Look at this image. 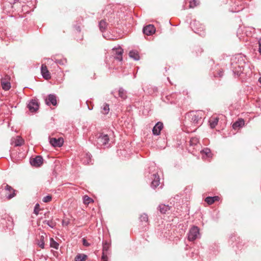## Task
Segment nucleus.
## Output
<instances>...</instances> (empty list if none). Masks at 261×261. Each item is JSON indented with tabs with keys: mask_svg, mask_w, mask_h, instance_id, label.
Here are the masks:
<instances>
[{
	"mask_svg": "<svg viewBox=\"0 0 261 261\" xmlns=\"http://www.w3.org/2000/svg\"><path fill=\"white\" fill-rule=\"evenodd\" d=\"M199 229L197 226L192 227L189 232L188 239L190 241H193L198 238Z\"/></svg>",
	"mask_w": 261,
	"mask_h": 261,
	"instance_id": "obj_1",
	"label": "nucleus"
},
{
	"mask_svg": "<svg viewBox=\"0 0 261 261\" xmlns=\"http://www.w3.org/2000/svg\"><path fill=\"white\" fill-rule=\"evenodd\" d=\"M201 111L191 112L189 114V116L193 123H197L201 119Z\"/></svg>",
	"mask_w": 261,
	"mask_h": 261,
	"instance_id": "obj_2",
	"label": "nucleus"
},
{
	"mask_svg": "<svg viewBox=\"0 0 261 261\" xmlns=\"http://www.w3.org/2000/svg\"><path fill=\"white\" fill-rule=\"evenodd\" d=\"M10 77L7 75L1 80V85L4 90L7 91L10 89L11 84L10 83Z\"/></svg>",
	"mask_w": 261,
	"mask_h": 261,
	"instance_id": "obj_3",
	"label": "nucleus"
},
{
	"mask_svg": "<svg viewBox=\"0 0 261 261\" xmlns=\"http://www.w3.org/2000/svg\"><path fill=\"white\" fill-rule=\"evenodd\" d=\"M109 141V137L108 135L100 134L97 137V143L100 145H106Z\"/></svg>",
	"mask_w": 261,
	"mask_h": 261,
	"instance_id": "obj_4",
	"label": "nucleus"
},
{
	"mask_svg": "<svg viewBox=\"0 0 261 261\" xmlns=\"http://www.w3.org/2000/svg\"><path fill=\"white\" fill-rule=\"evenodd\" d=\"M43 158L40 155L36 156L35 158L30 159V163L33 166L38 167L43 164Z\"/></svg>",
	"mask_w": 261,
	"mask_h": 261,
	"instance_id": "obj_5",
	"label": "nucleus"
},
{
	"mask_svg": "<svg viewBox=\"0 0 261 261\" xmlns=\"http://www.w3.org/2000/svg\"><path fill=\"white\" fill-rule=\"evenodd\" d=\"M123 52V49L118 47L117 48H114L112 49V54L114 56V57L116 59L118 60L119 61L122 60V53Z\"/></svg>",
	"mask_w": 261,
	"mask_h": 261,
	"instance_id": "obj_6",
	"label": "nucleus"
},
{
	"mask_svg": "<svg viewBox=\"0 0 261 261\" xmlns=\"http://www.w3.org/2000/svg\"><path fill=\"white\" fill-rule=\"evenodd\" d=\"M41 72L42 76L45 80H49L51 79V74L47 69L45 64H42L41 68Z\"/></svg>",
	"mask_w": 261,
	"mask_h": 261,
	"instance_id": "obj_7",
	"label": "nucleus"
},
{
	"mask_svg": "<svg viewBox=\"0 0 261 261\" xmlns=\"http://www.w3.org/2000/svg\"><path fill=\"white\" fill-rule=\"evenodd\" d=\"M28 107L31 112H35L39 109V103L36 100H32L29 103Z\"/></svg>",
	"mask_w": 261,
	"mask_h": 261,
	"instance_id": "obj_8",
	"label": "nucleus"
},
{
	"mask_svg": "<svg viewBox=\"0 0 261 261\" xmlns=\"http://www.w3.org/2000/svg\"><path fill=\"white\" fill-rule=\"evenodd\" d=\"M50 144L54 147H61L63 145L64 140L62 138L56 139L53 138L50 139Z\"/></svg>",
	"mask_w": 261,
	"mask_h": 261,
	"instance_id": "obj_9",
	"label": "nucleus"
},
{
	"mask_svg": "<svg viewBox=\"0 0 261 261\" xmlns=\"http://www.w3.org/2000/svg\"><path fill=\"white\" fill-rule=\"evenodd\" d=\"M5 190L6 191V196L8 199H10L15 196V190L9 185H7L5 186Z\"/></svg>",
	"mask_w": 261,
	"mask_h": 261,
	"instance_id": "obj_10",
	"label": "nucleus"
},
{
	"mask_svg": "<svg viewBox=\"0 0 261 261\" xmlns=\"http://www.w3.org/2000/svg\"><path fill=\"white\" fill-rule=\"evenodd\" d=\"M155 32L154 27L152 24H149L145 27L143 29V33L146 35H151Z\"/></svg>",
	"mask_w": 261,
	"mask_h": 261,
	"instance_id": "obj_11",
	"label": "nucleus"
},
{
	"mask_svg": "<svg viewBox=\"0 0 261 261\" xmlns=\"http://www.w3.org/2000/svg\"><path fill=\"white\" fill-rule=\"evenodd\" d=\"M45 103L48 106H49L50 104H52L53 106H55L57 105V99L56 96L53 94H50L48 96V97L45 99Z\"/></svg>",
	"mask_w": 261,
	"mask_h": 261,
	"instance_id": "obj_12",
	"label": "nucleus"
},
{
	"mask_svg": "<svg viewBox=\"0 0 261 261\" xmlns=\"http://www.w3.org/2000/svg\"><path fill=\"white\" fill-rule=\"evenodd\" d=\"M163 128V124L161 122H158L153 127L152 129L153 134L155 135H159L161 130Z\"/></svg>",
	"mask_w": 261,
	"mask_h": 261,
	"instance_id": "obj_13",
	"label": "nucleus"
},
{
	"mask_svg": "<svg viewBox=\"0 0 261 261\" xmlns=\"http://www.w3.org/2000/svg\"><path fill=\"white\" fill-rule=\"evenodd\" d=\"M23 140L19 136L13 138L11 140V144L14 145L15 146H20L23 143Z\"/></svg>",
	"mask_w": 261,
	"mask_h": 261,
	"instance_id": "obj_14",
	"label": "nucleus"
},
{
	"mask_svg": "<svg viewBox=\"0 0 261 261\" xmlns=\"http://www.w3.org/2000/svg\"><path fill=\"white\" fill-rule=\"evenodd\" d=\"M160 184V178L159 176L157 174L153 175V180L151 182V186L153 187H156Z\"/></svg>",
	"mask_w": 261,
	"mask_h": 261,
	"instance_id": "obj_15",
	"label": "nucleus"
},
{
	"mask_svg": "<svg viewBox=\"0 0 261 261\" xmlns=\"http://www.w3.org/2000/svg\"><path fill=\"white\" fill-rule=\"evenodd\" d=\"M245 124L244 121L243 119H239L233 124L232 127L234 129H236L242 127Z\"/></svg>",
	"mask_w": 261,
	"mask_h": 261,
	"instance_id": "obj_16",
	"label": "nucleus"
},
{
	"mask_svg": "<svg viewBox=\"0 0 261 261\" xmlns=\"http://www.w3.org/2000/svg\"><path fill=\"white\" fill-rule=\"evenodd\" d=\"M170 209V207L165 204H160L159 206V210L162 214H165Z\"/></svg>",
	"mask_w": 261,
	"mask_h": 261,
	"instance_id": "obj_17",
	"label": "nucleus"
},
{
	"mask_svg": "<svg viewBox=\"0 0 261 261\" xmlns=\"http://www.w3.org/2000/svg\"><path fill=\"white\" fill-rule=\"evenodd\" d=\"M129 56L135 60H138L140 58L138 52L137 51H130L129 53Z\"/></svg>",
	"mask_w": 261,
	"mask_h": 261,
	"instance_id": "obj_18",
	"label": "nucleus"
},
{
	"mask_svg": "<svg viewBox=\"0 0 261 261\" xmlns=\"http://www.w3.org/2000/svg\"><path fill=\"white\" fill-rule=\"evenodd\" d=\"M223 70L221 68H219L217 66L215 67V76L222 77L223 76Z\"/></svg>",
	"mask_w": 261,
	"mask_h": 261,
	"instance_id": "obj_19",
	"label": "nucleus"
},
{
	"mask_svg": "<svg viewBox=\"0 0 261 261\" xmlns=\"http://www.w3.org/2000/svg\"><path fill=\"white\" fill-rule=\"evenodd\" d=\"M200 4V2L198 0H191L189 2V8L193 9Z\"/></svg>",
	"mask_w": 261,
	"mask_h": 261,
	"instance_id": "obj_20",
	"label": "nucleus"
},
{
	"mask_svg": "<svg viewBox=\"0 0 261 261\" xmlns=\"http://www.w3.org/2000/svg\"><path fill=\"white\" fill-rule=\"evenodd\" d=\"M46 234L44 233V235L39 236V241L38 243V245L41 248H44V238Z\"/></svg>",
	"mask_w": 261,
	"mask_h": 261,
	"instance_id": "obj_21",
	"label": "nucleus"
},
{
	"mask_svg": "<svg viewBox=\"0 0 261 261\" xmlns=\"http://www.w3.org/2000/svg\"><path fill=\"white\" fill-rule=\"evenodd\" d=\"M87 256L84 254H79L75 257V261H85Z\"/></svg>",
	"mask_w": 261,
	"mask_h": 261,
	"instance_id": "obj_22",
	"label": "nucleus"
},
{
	"mask_svg": "<svg viewBox=\"0 0 261 261\" xmlns=\"http://www.w3.org/2000/svg\"><path fill=\"white\" fill-rule=\"evenodd\" d=\"M83 202L85 204L88 205L91 202H93V200L88 196L85 195L83 197Z\"/></svg>",
	"mask_w": 261,
	"mask_h": 261,
	"instance_id": "obj_23",
	"label": "nucleus"
},
{
	"mask_svg": "<svg viewBox=\"0 0 261 261\" xmlns=\"http://www.w3.org/2000/svg\"><path fill=\"white\" fill-rule=\"evenodd\" d=\"M119 96L122 99H125L126 97V92L122 88H120L118 91Z\"/></svg>",
	"mask_w": 261,
	"mask_h": 261,
	"instance_id": "obj_24",
	"label": "nucleus"
},
{
	"mask_svg": "<svg viewBox=\"0 0 261 261\" xmlns=\"http://www.w3.org/2000/svg\"><path fill=\"white\" fill-rule=\"evenodd\" d=\"M102 109V110L101 112L103 114H107L110 110L109 106L107 103H104L103 105Z\"/></svg>",
	"mask_w": 261,
	"mask_h": 261,
	"instance_id": "obj_25",
	"label": "nucleus"
},
{
	"mask_svg": "<svg viewBox=\"0 0 261 261\" xmlns=\"http://www.w3.org/2000/svg\"><path fill=\"white\" fill-rule=\"evenodd\" d=\"M110 245L109 243L105 242L103 244V248H102V255L105 254V252L107 251L109 248H110Z\"/></svg>",
	"mask_w": 261,
	"mask_h": 261,
	"instance_id": "obj_26",
	"label": "nucleus"
},
{
	"mask_svg": "<svg viewBox=\"0 0 261 261\" xmlns=\"http://www.w3.org/2000/svg\"><path fill=\"white\" fill-rule=\"evenodd\" d=\"M99 28H100V30L101 31H102L105 30V29L106 28L107 24L105 20H102L99 22Z\"/></svg>",
	"mask_w": 261,
	"mask_h": 261,
	"instance_id": "obj_27",
	"label": "nucleus"
},
{
	"mask_svg": "<svg viewBox=\"0 0 261 261\" xmlns=\"http://www.w3.org/2000/svg\"><path fill=\"white\" fill-rule=\"evenodd\" d=\"M50 246L51 247L54 248L55 249H58L59 247V244L56 241H55L53 239H50Z\"/></svg>",
	"mask_w": 261,
	"mask_h": 261,
	"instance_id": "obj_28",
	"label": "nucleus"
},
{
	"mask_svg": "<svg viewBox=\"0 0 261 261\" xmlns=\"http://www.w3.org/2000/svg\"><path fill=\"white\" fill-rule=\"evenodd\" d=\"M199 142V140L197 138L193 137L191 139L190 141V144L191 145H196Z\"/></svg>",
	"mask_w": 261,
	"mask_h": 261,
	"instance_id": "obj_29",
	"label": "nucleus"
},
{
	"mask_svg": "<svg viewBox=\"0 0 261 261\" xmlns=\"http://www.w3.org/2000/svg\"><path fill=\"white\" fill-rule=\"evenodd\" d=\"M140 219L142 222H147L148 221V216L145 214H143L140 216Z\"/></svg>",
	"mask_w": 261,
	"mask_h": 261,
	"instance_id": "obj_30",
	"label": "nucleus"
},
{
	"mask_svg": "<svg viewBox=\"0 0 261 261\" xmlns=\"http://www.w3.org/2000/svg\"><path fill=\"white\" fill-rule=\"evenodd\" d=\"M52 197L50 195H47L43 197L42 201L44 202H48L51 200Z\"/></svg>",
	"mask_w": 261,
	"mask_h": 261,
	"instance_id": "obj_31",
	"label": "nucleus"
},
{
	"mask_svg": "<svg viewBox=\"0 0 261 261\" xmlns=\"http://www.w3.org/2000/svg\"><path fill=\"white\" fill-rule=\"evenodd\" d=\"M202 154L204 153L206 156H208L211 154V150L210 149L206 148L201 151Z\"/></svg>",
	"mask_w": 261,
	"mask_h": 261,
	"instance_id": "obj_32",
	"label": "nucleus"
},
{
	"mask_svg": "<svg viewBox=\"0 0 261 261\" xmlns=\"http://www.w3.org/2000/svg\"><path fill=\"white\" fill-rule=\"evenodd\" d=\"M40 211V205L38 203L36 204L35 206V208H34V213L36 214V215H38V213H39V212Z\"/></svg>",
	"mask_w": 261,
	"mask_h": 261,
	"instance_id": "obj_33",
	"label": "nucleus"
},
{
	"mask_svg": "<svg viewBox=\"0 0 261 261\" xmlns=\"http://www.w3.org/2000/svg\"><path fill=\"white\" fill-rule=\"evenodd\" d=\"M205 201L208 204H212V197H208L205 198Z\"/></svg>",
	"mask_w": 261,
	"mask_h": 261,
	"instance_id": "obj_34",
	"label": "nucleus"
},
{
	"mask_svg": "<svg viewBox=\"0 0 261 261\" xmlns=\"http://www.w3.org/2000/svg\"><path fill=\"white\" fill-rule=\"evenodd\" d=\"M43 223L44 224H47L49 226H51V227H53V224L52 223V221H49V220H45L44 221H43Z\"/></svg>",
	"mask_w": 261,
	"mask_h": 261,
	"instance_id": "obj_35",
	"label": "nucleus"
},
{
	"mask_svg": "<svg viewBox=\"0 0 261 261\" xmlns=\"http://www.w3.org/2000/svg\"><path fill=\"white\" fill-rule=\"evenodd\" d=\"M83 245H84L85 246H86V247H88L90 246V244L89 243H88L87 240L84 238L83 239Z\"/></svg>",
	"mask_w": 261,
	"mask_h": 261,
	"instance_id": "obj_36",
	"label": "nucleus"
},
{
	"mask_svg": "<svg viewBox=\"0 0 261 261\" xmlns=\"http://www.w3.org/2000/svg\"><path fill=\"white\" fill-rule=\"evenodd\" d=\"M8 221L11 222L12 224L11 226L9 225L8 227H9V229H13V221H12V219L11 217L9 218V219H8Z\"/></svg>",
	"mask_w": 261,
	"mask_h": 261,
	"instance_id": "obj_37",
	"label": "nucleus"
},
{
	"mask_svg": "<svg viewBox=\"0 0 261 261\" xmlns=\"http://www.w3.org/2000/svg\"><path fill=\"white\" fill-rule=\"evenodd\" d=\"M218 120H219L218 118L216 117V118H214V119L213 120V127L215 126V125L217 124Z\"/></svg>",
	"mask_w": 261,
	"mask_h": 261,
	"instance_id": "obj_38",
	"label": "nucleus"
},
{
	"mask_svg": "<svg viewBox=\"0 0 261 261\" xmlns=\"http://www.w3.org/2000/svg\"><path fill=\"white\" fill-rule=\"evenodd\" d=\"M101 259H102V261H107L108 257H107V255L103 254L102 255Z\"/></svg>",
	"mask_w": 261,
	"mask_h": 261,
	"instance_id": "obj_39",
	"label": "nucleus"
},
{
	"mask_svg": "<svg viewBox=\"0 0 261 261\" xmlns=\"http://www.w3.org/2000/svg\"><path fill=\"white\" fill-rule=\"evenodd\" d=\"M220 198L219 196H213V203L215 201H219Z\"/></svg>",
	"mask_w": 261,
	"mask_h": 261,
	"instance_id": "obj_40",
	"label": "nucleus"
},
{
	"mask_svg": "<svg viewBox=\"0 0 261 261\" xmlns=\"http://www.w3.org/2000/svg\"><path fill=\"white\" fill-rule=\"evenodd\" d=\"M258 45H259L258 51H259V53H260V54L261 55V39H259L258 40Z\"/></svg>",
	"mask_w": 261,
	"mask_h": 261,
	"instance_id": "obj_41",
	"label": "nucleus"
},
{
	"mask_svg": "<svg viewBox=\"0 0 261 261\" xmlns=\"http://www.w3.org/2000/svg\"><path fill=\"white\" fill-rule=\"evenodd\" d=\"M50 213L49 212H47L44 214V218H48L49 216Z\"/></svg>",
	"mask_w": 261,
	"mask_h": 261,
	"instance_id": "obj_42",
	"label": "nucleus"
},
{
	"mask_svg": "<svg viewBox=\"0 0 261 261\" xmlns=\"http://www.w3.org/2000/svg\"><path fill=\"white\" fill-rule=\"evenodd\" d=\"M209 123H210V126L211 128H212V122H211V121H209Z\"/></svg>",
	"mask_w": 261,
	"mask_h": 261,
	"instance_id": "obj_43",
	"label": "nucleus"
},
{
	"mask_svg": "<svg viewBox=\"0 0 261 261\" xmlns=\"http://www.w3.org/2000/svg\"><path fill=\"white\" fill-rule=\"evenodd\" d=\"M77 30L79 31V32L81 31V29H80V27H77Z\"/></svg>",
	"mask_w": 261,
	"mask_h": 261,
	"instance_id": "obj_44",
	"label": "nucleus"
},
{
	"mask_svg": "<svg viewBox=\"0 0 261 261\" xmlns=\"http://www.w3.org/2000/svg\"><path fill=\"white\" fill-rule=\"evenodd\" d=\"M258 82L261 84V77L258 79Z\"/></svg>",
	"mask_w": 261,
	"mask_h": 261,
	"instance_id": "obj_45",
	"label": "nucleus"
}]
</instances>
